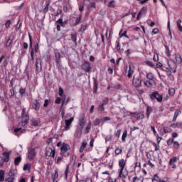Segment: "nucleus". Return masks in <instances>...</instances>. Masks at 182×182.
Returning <instances> with one entry per match:
<instances>
[{"label": "nucleus", "instance_id": "obj_1", "mask_svg": "<svg viewBox=\"0 0 182 182\" xmlns=\"http://www.w3.org/2000/svg\"><path fill=\"white\" fill-rule=\"evenodd\" d=\"M60 150H61V152H60L61 156H64V157H68V156H69L70 154L69 150H70V146H69L68 144H63Z\"/></svg>", "mask_w": 182, "mask_h": 182}, {"label": "nucleus", "instance_id": "obj_2", "mask_svg": "<svg viewBox=\"0 0 182 182\" xmlns=\"http://www.w3.org/2000/svg\"><path fill=\"white\" fill-rule=\"evenodd\" d=\"M150 99H151L152 100H157V102H159V103H161L163 102V96L160 95V94H159V92L157 91L151 94Z\"/></svg>", "mask_w": 182, "mask_h": 182}, {"label": "nucleus", "instance_id": "obj_3", "mask_svg": "<svg viewBox=\"0 0 182 182\" xmlns=\"http://www.w3.org/2000/svg\"><path fill=\"white\" fill-rule=\"evenodd\" d=\"M83 4L85 6H87V11H90L92 9H96V3L93 1H90L89 0H84Z\"/></svg>", "mask_w": 182, "mask_h": 182}, {"label": "nucleus", "instance_id": "obj_4", "mask_svg": "<svg viewBox=\"0 0 182 182\" xmlns=\"http://www.w3.org/2000/svg\"><path fill=\"white\" fill-rule=\"evenodd\" d=\"M168 65L170 69V72H173V73H176L177 69V64L174 60H168Z\"/></svg>", "mask_w": 182, "mask_h": 182}, {"label": "nucleus", "instance_id": "obj_5", "mask_svg": "<svg viewBox=\"0 0 182 182\" xmlns=\"http://www.w3.org/2000/svg\"><path fill=\"white\" fill-rule=\"evenodd\" d=\"M141 79L139 77H134L132 80V85L134 87H135L136 89L141 87Z\"/></svg>", "mask_w": 182, "mask_h": 182}, {"label": "nucleus", "instance_id": "obj_6", "mask_svg": "<svg viewBox=\"0 0 182 182\" xmlns=\"http://www.w3.org/2000/svg\"><path fill=\"white\" fill-rule=\"evenodd\" d=\"M78 123H79V126L83 129L85 127V124L86 123V119H85V117L84 115V114H80L79 119H78Z\"/></svg>", "mask_w": 182, "mask_h": 182}, {"label": "nucleus", "instance_id": "obj_7", "mask_svg": "<svg viewBox=\"0 0 182 182\" xmlns=\"http://www.w3.org/2000/svg\"><path fill=\"white\" fill-rule=\"evenodd\" d=\"M35 156H36V152L35 151V149L30 148L28 150V158L29 160H33L35 159Z\"/></svg>", "mask_w": 182, "mask_h": 182}, {"label": "nucleus", "instance_id": "obj_8", "mask_svg": "<svg viewBox=\"0 0 182 182\" xmlns=\"http://www.w3.org/2000/svg\"><path fill=\"white\" fill-rule=\"evenodd\" d=\"M55 154H56V152L52 148L46 149V156L47 157H50V156L51 157H55Z\"/></svg>", "mask_w": 182, "mask_h": 182}, {"label": "nucleus", "instance_id": "obj_9", "mask_svg": "<svg viewBox=\"0 0 182 182\" xmlns=\"http://www.w3.org/2000/svg\"><path fill=\"white\" fill-rule=\"evenodd\" d=\"M22 117H23V119L18 124H19V126H21V127L26 126V124H28V122H29V115L26 114L25 116H23Z\"/></svg>", "mask_w": 182, "mask_h": 182}, {"label": "nucleus", "instance_id": "obj_10", "mask_svg": "<svg viewBox=\"0 0 182 182\" xmlns=\"http://www.w3.org/2000/svg\"><path fill=\"white\" fill-rule=\"evenodd\" d=\"M82 68L86 72H90L92 70V67H90V63H89V61H85Z\"/></svg>", "mask_w": 182, "mask_h": 182}, {"label": "nucleus", "instance_id": "obj_11", "mask_svg": "<svg viewBox=\"0 0 182 182\" xmlns=\"http://www.w3.org/2000/svg\"><path fill=\"white\" fill-rule=\"evenodd\" d=\"M73 122V117H71L69 119H65V132H68V130H69V129H70V127L69 126H70L72 124Z\"/></svg>", "mask_w": 182, "mask_h": 182}, {"label": "nucleus", "instance_id": "obj_12", "mask_svg": "<svg viewBox=\"0 0 182 182\" xmlns=\"http://www.w3.org/2000/svg\"><path fill=\"white\" fill-rule=\"evenodd\" d=\"M160 132L162 136H164V134H167V133H171V128L165 127L161 129Z\"/></svg>", "mask_w": 182, "mask_h": 182}, {"label": "nucleus", "instance_id": "obj_13", "mask_svg": "<svg viewBox=\"0 0 182 182\" xmlns=\"http://www.w3.org/2000/svg\"><path fill=\"white\" fill-rule=\"evenodd\" d=\"M128 174L129 173H127V170L124 169L122 171V169H120L119 173V177L120 178H126V177H127Z\"/></svg>", "mask_w": 182, "mask_h": 182}, {"label": "nucleus", "instance_id": "obj_14", "mask_svg": "<svg viewBox=\"0 0 182 182\" xmlns=\"http://www.w3.org/2000/svg\"><path fill=\"white\" fill-rule=\"evenodd\" d=\"M33 109L36 110V112H39V109H41V103L37 100H35L33 102Z\"/></svg>", "mask_w": 182, "mask_h": 182}, {"label": "nucleus", "instance_id": "obj_15", "mask_svg": "<svg viewBox=\"0 0 182 182\" xmlns=\"http://www.w3.org/2000/svg\"><path fill=\"white\" fill-rule=\"evenodd\" d=\"M146 12H147V8L146 7H142L141 11L139 12L137 15V20L140 19L141 18L142 15H146Z\"/></svg>", "mask_w": 182, "mask_h": 182}, {"label": "nucleus", "instance_id": "obj_16", "mask_svg": "<svg viewBox=\"0 0 182 182\" xmlns=\"http://www.w3.org/2000/svg\"><path fill=\"white\" fill-rule=\"evenodd\" d=\"M134 117H135V119H136L137 120H141L144 119V114H143L142 113L134 112Z\"/></svg>", "mask_w": 182, "mask_h": 182}, {"label": "nucleus", "instance_id": "obj_17", "mask_svg": "<svg viewBox=\"0 0 182 182\" xmlns=\"http://www.w3.org/2000/svg\"><path fill=\"white\" fill-rule=\"evenodd\" d=\"M151 113H153V107L148 105L146 107V112L147 119L150 117V114H151Z\"/></svg>", "mask_w": 182, "mask_h": 182}, {"label": "nucleus", "instance_id": "obj_18", "mask_svg": "<svg viewBox=\"0 0 182 182\" xmlns=\"http://www.w3.org/2000/svg\"><path fill=\"white\" fill-rule=\"evenodd\" d=\"M175 60L176 62V63H182V57L181 56L180 54L177 53L175 54Z\"/></svg>", "mask_w": 182, "mask_h": 182}, {"label": "nucleus", "instance_id": "obj_19", "mask_svg": "<svg viewBox=\"0 0 182 182\" xmlns=\"http://www.w3.org/2000/svg\"><path fill=\"white\" fill-rule=\"evenodd\" d=\"M119 166L122 171L124 170V167L126 166V162L124 161V159H120L119 161Z\"/></svg>", "mask_w": 182, "mask_h": 182}, {"label": "nucleus", "instance_id": "obj_20", "mask_svg": "<svg viewBox=\"0 0 182 182\" xmlns=\"http://www.w3.org/2000/svg\"><path fill=\"white\" fill-rule=\"evenodd\" d=\"M3 156L4 161H5V163H8V161H9V152H4Z\"/></svg>", "mask_w": 182, "mask_h": 182}, {"label": "nucleus", "instance_id": "obj_21", "mask_svg": "<svg viewBox=\"0 0 182 182\" xmlns=\"http://www.w3.org/2000/svg\"><path fill=\"white\" fill-rule=\"evenodd\" d=\"M180 113H181V111H180V109L176 110L172 122H176L177 120V117H178V114H180Z\"/></svg>", "mask_w": 182, "mask_h": 182}, {"label": "nucleus", "instance_id": "obj_22", "mask_svg": "<svg viewBox=\"0 0 182 182\" xmlns=\"http://www.w3.org/2000/svg\"><path fill=\"white\" fill-rule=\"evenodd\" d=\"M60 53L59 52H55V58L56 59V63H60Z\"/></svg>", "mask_w": 182, "mask_h": 182}, {"label": "nucleus", "instance_id": "obj_23", "mask_svg": "<svg viewBox=\"0 0 182 182\" xmlns=\"http://www.w3.org/2000/svg\"><path fill=\"white\" fill-rule=\"evenodd\" d=\"M71 40L76 44L77 41V33H75L71 34Z\"/></svg>", "mask_w": 182, "mask_h": 182}, {"label": "nucleus", "instance_id": "obj_24", "mask_svg": "<svg viewBox=\"0 0 182 182\" xmlns=\"http://www.w3.org/2000/svg\"><path fill=\"white\" fill-rule=\"evenodd\" d=\"M127 31H124L123 33V29H121L120 31H119V38H123V36H124L125 38H127L129 39V36H127Z\"/></svg>", "mask_w": 182, "mask_h": 182}, {"label": "nucleus", "instance_id": "obj_25", "mask_svg": "<svg viewBox=\"0 0 182 182\" xmlns=\"http://www.w3.org/2000/svg\"><path fill=\"white\" fill-rule=\"evenodd\" d=\"M86 146H87V142H86V141H83V142L82 143L81 147L80 149V153H82L83 150L86 149Z\"/></svg>", "mask_w": 182, "mask_h": 182}, {"label": "nucleus", "instance_id": "obj_26", "mask_svg": "<svg viewBox=\"0 0 182 182\" xmlns=\"http://www.w3.org/2000/svg\"><path fill=\"white\" fill-rule=\"evenodd\" d=\"M0 181H5V172L4 171H0Z\"/></svg>", "mask_w": 182, "mask_h": 182}, {"label": "nucleus", "instance_id": "obj_27", "mask_svg": "<svg viewBox=\"0 0 182 182\" xmlns=\"http://www.w3.org/2000/svg\"><path fill=\"white\" fill-rule=\"evenodd\" d=\"M90 129H92V122L89 121L85 128V133H89L90 132Z\"/></svg>", "mask_w": 182, "mask_h": 182}, {"label": "nucleus", "instance_id": "obj_28", "mask_svg": "<svg viewBox=\"0 0 182 182\" xmlns=\"http://www.w3.org/2000/svg\"><path fill=\"white\" fill-rule=\"evenodd\" d=\"M182 123L177 122L176 124H171L170 127H173V129H176V127H181Z\"/></svg>", "mask_w": 182, "mask_h": 182}, {"label": "nucleus", "instance_id": "obj_29", "mask_svg": "<svg viewBox=\"0 0 182 182\" xmlns=\"http://www.w3.org/2000/svg\"><path fill=\"white\" fill-rule=\"evenodd\" d=\"M83 130V128H77L75 133L77 134V137H80L82 136V131Z\"/></svg>", "mask_w": 182, "mask_h": 182}, {"label": "nucleus", "instance_id": "obj_30", "mask_svg": "<svg viewBox=\"0 0 182 182\" xmlns=\"http://www.w3.org/2000/svg\"><path fill=\"white\" fill-rule=\"evenodd\" d=\"M58 177H59V173H58V169H55V173L52 175V180L55 181V180H56V178H58Z\"/></svg>", "mask_w": 182, "mask_h": 182}, {"label": "nucleus", "instance_id": "obj_31", "mask_svg": "<svg viewBox=\"0 0 182 182\" xmlns=\"http://www.w3.org/2000/svg\"><path fill=\"white\" fill-rule=\"evenodd\" d=\"M133 73H134V70H132V66H129V71H128V77H132L133 76Z\"/></svg>", "mask_w": 182, "mask_h": 182}, {"label": "nucleus", "instance_id": "obj_32", "mask_svg": "<svg viewBox=\"0 0 182 182\" xmlns=\"http://www.w3.org/2000/svg\"><path fill=\"white\" fill-rule=\"evenodd\" d=\"M146 79H149V80H153L154 79V75H153V73H146Z\"/></svg>", "mask_w": 182, "mask_h": 182}, {"label": "nucleus", "instance_id": "obj_33", "mask_svg": "<svg viewBox=\"0 0 182 182\" xmlns=\"http://www.w3.org/2000/svg\"><path fill=\"white\" fill-rule=\"evenodd\" d=\"M177 162V157L176 156H173L170 161H169V165L171 164H174V163H176Z\"/></svg>", "mask_w": 182, "mask_h": 182}, {"label": "nucleus", "instance_id": "obj_34", "mask_svg": "<svg viewBox=\"0 0 182 182\" xmlns=\"http://www.w3.org/2000/svg\"><path fill=\"white\" fill-rule=\"evenodd\" d=\"M21 160H22V158H21V156L16 157L14 160V164L16 166H18V164H19V163H21Z\"/></svg>", "mask_w": 182, "mask_h": 182}, {"label": "nucleus", "instance_id": "obj_35", "mask_svg": "<svg viewBox=\"0 0 182 182\" xmlns=\"http://www.w3.org/2000/svg\"><path fill=\"white\" fill-rule=\"evenodd\" d=\"M23 170L24 171H28V170H31V164H26L24 165V166H23Z\"/></svg>", "mask_w": 182, "mask_h": 182}, {"label": "nucleus", "instance_id": "obj_36", "mask_svg": "<svg viewBox=\"0 0 182 182\" xmlns=\"http://www.w3.org/2000/svg\"><path fill=\"white\" fill-rule=\"evenodd\" d=\"M144 84L146 87H150V86H151L153 85V82L152 81H144Z\"/></svg>", "mask_w": 182, "mask_h": 182}, {"label": "nucleus", "instance_id": "obj_37", "mask_svg": "<svg viewBox=\"0 0 182 182\" xmlns=\"http://www.w3.org/2000/svg\"><path fill=\"white\" fill-rule=\"evenodd\" d=\"M176 93V90H174V88H170L168 90V95L170 96H174V94Z\"/></svg>", "mask_w": 182, "mask_h": 182}, {"label": "nucleus", "instance_id": "obj_38", "mask_svg": "<svg viewBox=\"0 0 182 182\" xmlns=\"http://www.w3.org/2000/svg\"><path fill=\"white\" fill-rule=\"evenodd\" d=\"M114 6H116V4H114V0H112V1L109 2L108 8H114Z\"/></svg>", "mask_w": 182, "mask_h": 182}, {"label": "nucleus", "instance_id": "obj_39", "mask_svg": "<svg viewBox=\"0 0 182 182\" xmlns=\"http://www.w3.org/2000/svg\"><path fill=\"white\" fill-rule=\"evenodd\" d=\"M86 28H87V24H86V23H82L80 28L81 32H85V31H86Z\"/></svg>", "mask_w": 182, "mask_h": 182}, {"label": "nucleus", "instance_id": "obj_40", "mask_svg": "<svg viewBox=\"0 0 182 182\" xmlns=\"http://www.w3.org/2000/svg\"><path fill=\"white\" fill-rule=\"evenodd\" d=\"M15 177H9L5 179V182H14Z\"/></svg>", "mask_w": 182, "mask_h": 182}, {"label": "nucleus", "instance_id": "obj_41", "mask_svg": "<svg viewBox=\"0 0 182 182\" xmlns=\"http://www.w3.org/2000/svg\"><path fill=\"white\" fill-rule=\"evenodd\" d=\"M133 182H143V179H141L137 176H135L133 178Z\"/></svg>", "mask_w": 182, "mask_h": 182}, {"label": "nucleus", "instance_id": "obj_42", "mask_svg": "<svg viewBox=\"0 0 182 182\" xmlns=\"http://www.w3.org/2000/svg\"><path fill=\"white\" fill-rule=\"evenodd\" d=\"M127 137V131H125L123 132L122 140V141H124L126 140V138Z\"/></svg>", "mask_w": 182, "mask_h": 182}, {"label": "nucleus", "instance_id": "obj_43", "mask_svg": "<svg viewBox=\"0 0 182 182\" xmlns=\"http://www.w3.org/2000/svg\"><path fill=\"white\" fill-rule=\"evenodd\" d=\"M145 63L147 66H149V68H154V64H153L151 61H146Z\"/></svg>", "mask_w": 182, "mask_h": 182}, {"label": "nucleus", "instance_id": "obj_44", "mask_svg": "<svg viewBox=\"0 0 182 182\" xmlns=\"http://www.w3.org/2000/svg\"><path fill=\"white\" fill-rule=\"evenodd\" d=\"M109 120H112V119L109 117H105L102 119H101V122L102 123H105V122H109Z\"/></svg>", "mask_w": 182, "mask_h": 182}, {"label": "nucleus", "instance_id": "obj_45", "mask_svg": "<svg viewBox=\"0 0 182 182\" xmlns=\"http://www.w3.org/2000/svg\"><path fill=\"white\" fill-rule=\"evenodd\" d=\"M32 126H38L39 124V121L36 120V119H33L31 122Z\"/></svg>", "mask_w": 182, "mask_h": 182}, {"label": "nucleus", "instance_id": "obj_46", "mask_svg": "<svg viewBox=\"0 0 182 182\" xmlns=\"http://www.w3.org/2000/svg\"><path fill=\"white\" fill-rule=\"evenodd\" d=\"M94 126H99L100 124V119H96L93 122Z\"/></svg>", "mask_w": 182, "mask_h": 182}, {"label": "nucleus", "instance_id": "obj_47", "mask_svg": "<svg viewBox=\"0 0 182 182\" xmlns=\"http://www.w3.org/2000/svg\"><path fill=\"white\" fill-rule=\"evenodd\" d=\"M9 177H14V176H15V171H14V169H11L9 171Z\"/></svg>", "mask_w": 182, "mask_h": 182}, {"label": "nucleus", "instance_id": "obj_48", "mask_svg": "<svg viewBox=\"0 0 182 182\" xmlns=\"http://www.w3.org/2000/svg\"><path fill=\"white\" fill-rule=\"evenodd\" d=\"M98 109H99L100 112H105V105L101 104V105L99 106Z\"/></svg>", "mask_w": 182, "mask_h": 182}, {"label": "nucleus", "instance_id": "obj_49", "mask_svg": "<svg viewBox=\"0 0 182 182\" xmlns=\"http://www.w3.org/2000/svg\"><path fill=\"white\" fill-rule=\"evenodd\" d=\"M173 143H174V139H169L167 141L168 146H171V144H173Z\"/></svg>", "mask_w": 182, "mask_h": 182}, {"label": "nucleus", "instance_id": "obj_50", "mask_svg": "<svg viewBox=\"0 0 182 182\" xmlns=\"http://www.w3.org/2000/svg\"><path fill=\"white\" fill-rule=\"evenodd\" d=\"M80 21H82V15H80L79 18H77L75 24L79 25V23H80Z\"/></svg>", "mask_w": 182, "mask_h": 182}, {"label": "nucleus", "instance_id": "obj_51", "mask_svg": "<svg viewBox=\"0 0 182 182\" xmlns=\"http://www.w3.org/2000/svg\"><path fill=\"white\" fill-rule=\"evenodd\" d=\"M173 147H174V149H178L180 147V144H178V141H174L173 142Z\"/></svg>", "mask_w": 182, "mask_h": 182}, {"label": "nucleus", "instance_id": "obj_52", "mask_svg": "<svg viewBox=\"0 0 182 182\" xmlns=\"http://www.w3.org/2000/svg\"><path fill=\"white\" fill-rule=\"evenodd\" d=\"M65 178L68 179V174H69V166L68 165L66 166V169L65 171Z\"/></svg>", "mask_w": 182, "mask_h": 182}, {"label": "nucleus", "instance_id": "obj_53", "mask_svg": "<svg viewBox=\"0 0 182 182\" xmlns=\"http://www.w3.org/2000/svg\"><path fill=\"white\" fill-rule=\"evenodd\" d=\"M153 180L155 181L159 182L160 181V177H159V176H157V174H155L154 176Z\"/></svg>", "mask_w": 182, "mask_h": 182}, {"label": "nucleus", "instance_id": "obj_54", "mask_svg": "<svg viewBox=\"0 0 182 182\" xmlns=\"http://www.w3.org/2000/svg\"><path fill=\"white\" fill-rule=\"evenodd\" d=\"M109 103V98H105L102 101V105H104L105 106H106V105H107Z\"/></svg>", "mask_w": 182, "mask_h": 182}, {"label": "nucleus", "instance_id": "obj_55", "mask_svg": "<svg viewBox=\"0 0 182 182\" xmlns=\"http://www.w3.org/2000/svg\"><path fill=\"white\" fill-rule=\"evenodd\" d=\"M49 11V4H47V5L46 6V7L43 9V12L44 14H46V12H48Z\"/></svg>", "mask_w": 182, "mask_h": 182}, {"label": "nucleus", "instance_id": "obj_56", "mask_svg": "<svg viewBox=\"0 0 182 182\" xmlns=\"http://www.w3.org/2000/svg\"><path fill=\"white\" fill-rule=\"evenodd\" d=\"M58 95H59V96H63V89H62V87H60L58 89Z\"/></svg>", "mask_w": 182, "mask_h": 182}, {"label": "nucleus", "instance_id": "obj_57", "mask_svg": "<svg viewBox=\"0 0 182 182\" xmlns=\"http://www.w3.org/2000/svg\"><path fill=\"white\" fill-rule=\"evenodd\" d=\"M62 101V99L60 97H57L55 101V103H56L57 105H60V102Z\"/></svg>", "mask_w": 182, "mask_h": 182}, {"label": "nucleus", "instance_id": "obj_58", "mask_svg": "<svg viewBox=\"0 0 182 182\" xmlns=\"http://www.w3.org/2000/svg\"><path fill=\"white\" fill-rule=\"evenodd\" d=\"M153 60L154 62H159V55H156V54H154V57H153Z\"/></svg>", "mask_w": 182, "mask_h": 182}, {"label": "nucleus", "instance_id": "obj_59", "mask_svg": "<svg viewBox=\"0 0 182 182\" xmlns=\"http://www.w3.org/2000/svg\"><path fill=\"white\" fill-rule=\"evenodd\" d=\"M166 53L167 55V56H170L171 54H170V49H168V47L166 46Z\"/></svg>", "mask_w": 182, "mask_h": 182}, {"label": "nucleus", "instance_id": "obj_60", "mask_svg": "<svg viewBox=\"0 0 182 182\" xmlns=\"http://www.w3.org/2000/svg\"><path fill=\"white\" fill-rule=\"evenodd\" d=\"M122 153V149H119V148H117L115 149V154H121Z\"/></svg>", "mask_w": 182, "mask_h": 182}, {"label": "nucleus", "instance_id": "obj_61", "mask_svg": "<svg viewBox=\"0 0 182 182\" xmlns=\"http://www.w3.org/2000/svg\"><path fill=\"white\" fill-rule=\"evenodd\" d=\"M152 33H154V35H157V33H159V28H154L152 30Z\"/></svg>", "mask_w": 182, "mask_h": 182}, {"label": "nucleus", "instance_id": "obj_62", "mask_svg": "<svg viewBox=\"0 0 182 182\" xmlns=\"http://www.w3.org/2000/svg\"><path fill=\"white\" fill-rule=\"evenodd\" d=\"M49 105V100H45V102H44V107H48V106Z\"/></svg>", "mask_w": 182, "mask_h": 182}, {"label": "nucleus", "instance_id": "obj_63", "mask_svg": "<svg viewBox=\"0 0 182 182\" xmlns=\"http://www.w3.org/2000/svg\"><path fill=\"white\" fill-rule=\"evenodd\" d=\"M10 25H11V20H8L5 23V26L6 28H9Z\"/></svg>", "mask_w": 182, "mask_h": 182}, {"label": "nucleus", "instance_id": "obj_64", "mask_svg": "<svg viewBox=\"0 0 182 182\" xmlns=\"http://www.w3.org/2000/svg\"><path fill=\"white\" fill-rule=\"evenodd\" d=\"M57 23H60L61 26H64L63 25V20L62 18H59L58 21H57Z\"/></svg>", "mask_w": 182, "mask_h": 182}]
</instances>
